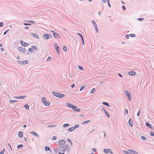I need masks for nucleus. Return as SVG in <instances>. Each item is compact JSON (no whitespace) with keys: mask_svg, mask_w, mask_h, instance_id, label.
Masks as SVG:
<instances>
[{"mask_svg":"<svg viewBox=\"0 0 154 154\" xmlns=\"http://www.w3.org/2000/svg\"><path fill=\"white\" fill-rule=\"evenodd\" d=\"M52 94L54 96L59 98H62L65 96L64 94L58 92L53 91Z\"/></svg>","mask_w":154,"mask_h":154,"instance_id":"1","label":"nucleus"},{"mask_svg":"<svg viewBox=\"0 0 154 154\" xmlns=\"http://www.w3.org/2000/svg\"><path fill=\"white\" fill-rule=\"evenodd\" d=\"M66 147V145H64V146L63 145L60 146L59 147L57 148V149H55V151H62L63 152H65V149Z\"/></svg>","mask_w":154,"mask_h":154,"instance_id":"2","label":"nucleus"},{"mask_svg":"<svg viewBox=\"0 0 154 154\" xmlns=\"http://www.w3.org/2000/svg\"><path fill=\"white\" fill-rule=\"evenodd\" d=\"M42 102L44 104L47 106H49L50 105V103L49 102L47 101L45 97H43L42 98Z\"/></svg>","mask_w":154,"mask_h":154,"instance_id":"3","label":"nucleus"},{"mask_svg":"<svg viewBox=\"0 0 154 154\" xmlns=\"http://www.w3.org/2000/svg\"><path fill=\"white\" fill-rule=\"evenodd\" d=\"M54 46L55 47V48L56 49V50L58 54H60V50H59V47L58 45H57L56 43H54Z\"/></svg>","mask_w":154,"mask_h":154,"instance_id":"4","label":"nucleus"},{"mask_svg":"<svg viewBox=\"0 0 154 154\" xmlns=\"http://www.w3.org/2000/svg\"><path fill=\"white\" fill-rule=\"evenodd\" d=\"M125 93L128 97V101H131V95L130 93L128 91L125 90Z\"/></svg>","mask_w":154,"mask_h":154,"instance_id":"5","label":"nucleus"},{"mask_svg":"<svg viewBox=\"0 0 154 154\" xmlns=\"http://www.w3.org/2000/svg\"><path fill=\"white\" fill-rule=\"evenodd\" d=\"M17 61L18 63L22 65H25L29 63V62L27 60H25L23 61L17 60Z\"/></svg>","mask_w":154,"mask_h":154,"instance_id":"6","label":"nucleus"},{"mask_svg":"<svg viewBox=\"0 0 154 154\" xmlns=\"http://www.w3.org/2000/svg\"><path fill=\"white\" fill-rule=\"evenodd\" d=\"M51 36L49 34H44L43 36L44 38L46 40L48 39H50Z\"/></svg>","mask_w":154,"mask_h":154,"instance_id":"7","label":"nucleus"},{"mask_svg":"<svg viewBox=\"0 0 154 154\" xmlns=\"http://www.w3.org/2000/svg\"><path fill=\"white\" fill-rule=\"evenodd\" d=\"M53 35L54 38H55L59 39L60 38V35H59V34L56 32H54V33H53Z\"/></svg>","mask_w":154,"mask_h":154,"instance_id":"8","label":"nucleus"},{"mask_svg":"<svg viewBox=\"0 0 154 154\" xmlns=\"http://www.w3.org/2000/svg\"><path fill=\"white\" fill-rule=\"evenodd\" d=\"M92 22L93 23V24L95 27V29L96 31V32L97 33H98V28L97 27V26L96 23L95 22V21L94 20H92Z\"/></svg>","mask_w":154,"mask_h":154,"instance_id":"9","label":"nucleus"},{"mask_svg":"<svg viewBox=\"0 0 154 154\" xmlns=\"http://www.w3.org/2000/svg\"><path fill=\"white\" fill-rule=\"evenodd\" d=\"M18 49L20 52H21L23 53H25L26 51V50L25 48L23 49V48L20 47L18 48Z\"/></svg>","mask_w":154,"mask_h":154,"instance_id":"10","label":"nucleus"},{"mask_svg":"<svg viewBox=\"0 0 154 154\" xmlns=\"http://www.w3.org/2000/svg\"><path fill=\"white\" fill-rule=\"evenodd\" d=\"M72 109L75 111L80 112L81 111L80 109L78 108H77V107L76 106L74 105L73 108H72Z\"/></svg>","mask_w":154,"mask_h":154,"instance_id":"11","label":"nucleus"},{"mask_svg":"<svg viewBox=\"0 0 154 154\" xmlns=\"http://www.w3.org/2000/svg\"><path fill=\"white\" fill-rule=\"evenodd\" d=\"M20 42L21 45L22 46H23L25 47L29 45L28 43H26V42H24L22 41V40H20Z\"/></svg>","mask_w":154,"mask_h":154,"instance_id":"12","label":"nucleus"},{"mask_svg":"<svg viewBox=\"0 0 154 154\" xmlns=\"http://www.w3.org/2000/svg\"><path fill=\"white\" fill-rule=\"evenodd\" d=\"M128 74L129 75L134 76L136 75V72L134 71H131L128 72Z\"/></svg>","mask_w":154,"mask_h":154,"instance_id":"13","label":"nucleus"},{"mask_svg":"<svg viewBox=\"0 0 154 154\" xmlns=\"http://www.w3.org/2000/svg\"><path fill=\"white\" fill-rule=\"evenodd\" d=\"M65 143L66 142H65V141L63 140H60L58 142V143H59V145H60V146H61V145H64L65 144Z\"/></svg>","mask_w":154,"mask_h":154,"instance_id":"14","label":"nucleus"},{"mask_svg":"<svg viewBox=\"0 0 154 154\" xmlns=\"http://www.w3.org/2000/svg\"><path fill=\"white\" fill-rule=\"evenodd\" d=\"M128 122L130 126L131 127H132L133 126V122L131 118H130L129 119Z\"/></svg>","mask_w":154,"mask_h":154,"instance_id":"15","label":"nucleus"},{"mask_svg":"<svg viewBox=\"0 0 154 154\" xmlns=\"http://www.w3.org/2000/svg\"><path fill=\"white\" fill-rule=\"evenodd\" d=\"M30 133L33 135L34 136L38 138L39 137V135H38L36 132H35L34 131H32Z\"/></svg>","mask_w":154,"mask_h":154,"instance_id":"16","label":"nucleus"},{"mask_svg":"<svg viewBox=\"0 0 154 154\" xmlns=\"http://www.w3.org/2000/svg\"><path fill=\"white\" fill-rule=\"evenodd\" d=\"M26 95L25 96H20L19 97H15L14 96V97L16 98L17 99H24L26 97Z\"/></svg>","mask_w":154,"mask_h":154,"instance_id":"17","label":"nucleus"},{"mask_svg":"<svg viewBox=\"0 0 154 154\" xmlns=\"http://www.w3.org/2000/svg\"><path fill=\"white\" fill-rule=\"evenodd\" d=\"M111 149H104L103 150V152L106 153H108L110 152Z\"/></svg>","mask_w":154,"mask_h":154,"instance_id":"18","label":"nucleus"},{"mask_svg":"<svg viewBox=\"0 0 154 154\" xmlns=\"http://www.w3.org/2000/svg\"><path fill=\"white\" fill-rule=\"evenodd\" d=\"M66 105L67 106L70 108H72L74 105L70 103H66Z\"/></svg>","mask_w":154,"mask_h":154,"instance_id":"19","label":"nucleus"},{"mask_svg":"<svg viewBox=\"0 0 154 154\" xmlns=\"http://www.w3.org/2000/svg\"><path fill=\"white\" fill-rule=\"evenodd\" d=\"M45 151H48L49 152H52L51 149L49 146H45Z\"/></svg>","mask_w":154,"mask_h":154,"instance_id":"20","label":"nucleus"},{"mask_svg":"<svg viewBox=\"0 0 154 154\" xmlns=\"http://www.w3.org/2000/svg\"><path fill=\"white\" fill-rule=\"evenodd\" d=\"M128 150L130 152H131V153H132L133 154H138V153L136 152L134 150L132 149H128Z\"/></svg>","mask_w":154,"mask_h":154,"instance_id":"21","label":"nucleus"},{"mask_svg":"<svg viewBox=\"0 0 154 154\" xmlns=\"http://www.w3.org/2000/svg\"><path fill=\"white\" fill-rule=\"evenodd\" d=\"M18 136L20 138H22L23 137V133L21 131H20L18 133Z\"/></svg>","mask_w":154,"mask_h":154,"instance_id":"22","label":"nucleus"},{"mask_svg":"<svg viewBox=\"0 0 154 154\" xmlns=\"http://www.w3.org/2000/svg\"><path fill=\"white\" fill-rule=\"evenodd\" d=\"M30 34L31 35H32L33 37H34L36 38H39V36H38V35L32 33H31Z\"/></svg>","mask_w":154,"mask_h":154,"instance_id":"23","label":"nucleus"},{"mask_svg":"<svg viewBox=\"0 0 154 154\" xmlns=\"http://www.w3.org/2000/svg\"><path fill=\"white\" fill-rule=\"evenodd\" d=\"M146 124L147 127L153 129V128L152 127L151 125L149 123L146 122Z\"/></svg>","mask_w":154,"mask_h":154,"instance_id":"24","label":"nucleus"},{"mask_svg":"<svg viewBox=\"0 0 154 154\" xmlns=\"http://www.w3.org/2000/svg\"><path fill=\"white\" fill-rule=\"evenodd\" d=\"M91 121L89 120H88L86 121H85L84 122H83L82 123V125H85L87 124L88 123L90 122Z\"/></svg>","mask_w":154,"mask_h":154,"instance_id":"25","label":"nucleus"},{"mask_svg":"<svg viewBox=\"0 0 154 154\" xmlns=\"http://www.w3.org/2000/svg\"><path fill=\"white\" fill-rule=\"evenodd\" d=\"M65 150L67 152H69L70 150V149L69 148L68 146L67 145H66V147L65 148Z\"/></svg>","mask_w":154,"mask_h":154,"instance_id":"26","label":"nucleus"},{"mask_svg":"<svg viewBox=\"0 0 154 154\" xmlns=\"http://www.w3.org/2000/svg\"><path fill=\"white\" fill-rule=\"evenodd\" d=\"M75 130L74 128L73 127L70 128H69L68 130V131H73Z\"/></svg>","mask_w":154,"mask_h":154,"instance_id":"27","label":"nucleus"},{"mask_svg":"<svg viewBox=\"0 0 154 154\" xmlns=\"http://www.w3.org/2000/svg\"><path fill=\"white\" fill-rule=\"evenodd\" d=\"M67 140L68 141V142H69L70 143L71 146H72L73 145V144H72V143L71 139H67Z\"/></svg>","mask_w":154,"mask_h":154,"instance_id":"28","label":"nucleus"},{"mask_svg":"<svg viewBox=\"0 0 154 154\" xmlns=\"http://www.w3.org/2000/svg\"><path fill=\"white\" fill-rule=\"evenodd\" d=\"M63 51L65 52H66L67 51V48L66 47V46L65 45H63Z\"/></svg>","mask_w":154,"mask_h":154,"instance_id":"29","label":"nucleus"},{"mask_svg":"<svg viewBox=\"0 0 154 154\" xmlns=\"http://www.w3.org/2000/svg\"><path fill=\"white\" fill-rule=\"evenodd\" d=\"M31 48H32V49H33L34 50H37V48L35 46V45L32 46Z\"/></svg>","mask_w":154,"mask_h":154,"instance_id":"30","label":"nucleus"},{"mask_svg":"<svg viewBox=\"0 0 154 154\" xmlns=\"http://www.w3.org/2000/svg\"><path fill=\"white\" fill-rule=\"evenodd\" d=\"M102 103L103 105H106V106H110L109 105V104L108 103H107V102H103Z\"/></svg>","mask_w":154,"mask_h":154,"instance_id":"31","label":"nucleus"},{"mask_svg":"<svg viewBox=\"0 0 154 154\" xmlns=\"http://www.w3.org/2000/svg\"><path fill=\"white\" fill-rule=\"evenodd\" d=\"M57 126V125H49L48 126V127L49 128H51L56 127Z\"/></svg>","mask_w":154,"mask_h":154,"instance_id":"32","label":"nucleus"},{"mask_svg":"<svg viewBox=\"0 0 154 154\" xmlns=\"http://www.w3.org/2000/svg\"><path fill=\"white\" fill-rule=\"evenodd\" d=\"M23 147V144H20L19 145H18L17 146V148L18 149H20V148H21Z\"/></svg>","mask_w":154,"mask_h":154,"instance_id":"33","label":"nucleus"},{"mask_svg":"<svg viewBox=\"0 0 154 154\" xmlns=\"http://www.w3.org/2000/svg\"><path fill=\"white\" fill-rule=\"evenodd\" d=\"M24 107L27 110L29 109V106L28 104H26L24 105Z\"/></svg>","mask_w":154,"mask_h":154,"instance_id":"34","label":"nucleus"},{"mask_svg":"<svg viewBox=\"0 0 154 154\" xmlns=\"http://www.w3.org/2000/svg\"><path fill=\"white\" fill-rule=\"evenodd\" d=\"M25 21L29 23H32V24H34L35 23V22L33 20H30V21Z\"/></svg>","mask_w":154,"mask_h":154,"instance_id":"35","label":"nucleus"},{"mask_svg":"<svg viewBox=\"0 0 154 154\" xmlns=\"http://www.w3.org/2000/svg\"><path fill=\"white\" fill-rule=\"evenodd\" d=\"M17 101H18L17 100H10L9 102L10 103H14L15 102H16Z\"/></svg>","mask_w":154,"mask_h":154,"instance_id":"36","label":"nucleus"},{"mask_svg":"<svg viewBox=\"0 0 154 154\" xmlns=\"http://www.w3.org/2000/svg\"><path fill=\"white\" fill-rule=\"evenodd\" d=\"M104 112L105 113L106 115L108 117H109V113H108V112L105 110L104 111Z\"/></svg>","mask_w":154,"mask_h":154,"instance_id":"37","label":"nucleus"},{"mask_svg":"<svg viewBox=\"0 0 154 154\" xmlns=\"http://www.w3.org/2000/svg\"><path fill=\"white\" fill-rule=\"evenodd\" d=\"M123 152L124 153H125V154H131V153H129V152H128L125 150H123Z\"/></svg>","mask_w":154,"mask_h":154,"instance_id":"38","label":"nucleus"},{"mask_svg":"<svg viewBox=\"0 0 154 154\" xmlns=\"http://www.w3.org/2000/svg\"><path fill=\"white\" fill-rule=\"evenodd\" d=\"M95 90V89L94 88H93L91 91L90 93L91 94L93 93Z\"/></svg>","mask_w":154,"mask_h":154,"instance_id":"39","label":"nucleus"},{"mask_svg":"<svg viewBox=\"0 0 154 154\" xmlns=\"http://www.w3.org/2000/svg\"><path fill=\"white\" fill-rule=\"evenodd\" d=\"M130 36L131 37H134L136 36V35L135 34H130Z\"/></svg>","mask_w":154,"mask_h":154,"instance_id":"40","label":"nucleus"},{"mask_svg":"<svg viewBox=\"0 0 154 154\" xmlns=\"http://www.w3.org/2000/svg\"><path fill=\"white\" fill-rule=\"evenodd\" d=\"M69 125V124H64L63 125V127L64 128H65V127H67Z\"/></svg>","mask_w":154,"mask_h":154,"instance_id":"41","label":"nucleus"},{"mask_svg":"<svg viewBox=\"0 0 154 154\" xmlns=\"http://www.w3.org/2000/svg\"><path fill=\"white\" fill-rule=\"evenodd\" d=\"M150 135L151 136L154 137V132L152 131H150Z\"/></svg>","mask_w":154,"mask_h":154,"instance_id":"42","label":"nucleus"},{"mask_svg":"<svg viewBox=\"0 0 154 154\" xmlns=\"http://www.w3.org/2000/svg\"><path fill=\"white\" fill-rule=\"evenodd\" d=\"M85 86H82L80 88V91H82L85 88Z\"/></svg>","mask_w":154,"mask_h":154,"instance_id":"43","label":"nucleus"},{"mask_svg":"<svg viewBox=\"0 0 154 154\" xmlns=\"http://www.w3.org/2000/svg\"><path fill=\"white\" fill-rule=\"evenodd\" d=\"M79 125L78 124H76V125H75L74 127H73L74 128V129H75V128H78L79 127Z\"/></svg>","mask_w":154,"mask_h":154,"instance_id":"44","label":"nucleus"},{"mask_svg":"<svg viewBox=\"0 0 154 154\" xmlns=\"http://www.w3.org/2000/svg\"><path fill=\"white\" fill-rule=\"evenodd\" d=\"M141 138L142 140H146V137L144 136H142L141 137Z\"/></svg>","mask_w":154,"mask_h":154,"instance_id":"45","label":"nucleus"},{"mask_svg":"<svg viewBox=\"0 0 154 154\" xmlns=\"http://www.w3.org/2000/svg\"><path fill=\"white\" fill-rule=\"evenodd\" d=\"M78 67L79 69L82 70H83V68L81 66H78Z\"/></svg>","mask_w":154,"mask_h":154,"instance_id":"46","label":"nucleus"},{"mask_svg":"<svg viewBox=\"0 0 154 154\" xmlns=\"http://www.w3.org/2000/svg\"><path fill=\"white\" fill-rule=\"evenodd\" d=\"M128 113V110L127 109H126L125 110V115H127Z\"/></svg>","mask_w":154,"mask_h":154,"instance_id":"47","label":"nucleus"},{"mask_svg":"<svg viewBox=\"0 0 154 154\" xmlns=\"http://www.w3.org/2000/svg\"><path fill=\"white\" fill-rule=\"evenodd\" d=\"M107 2L108 3V6L109 7H111V5L109 3V0H107Z\"/></svg>","mask_w":154,"mask_h":154,"instance_id":"48","label":"nucleus"},{"mask_svg":"<svg viewBox=\"0 0 154 154\" xmlns=\"http://www.w3.org/2000/svg\"><path fill=\"white\" fill-rule=\"evenodd\" d=\"M28 51L29 52H32V51H33V50H32V48H29L28 49Z\"/></svg>","mask_w":154,"mask_h":154,"instance_id":"49","label":"nucleus"},{"mask_svg":"<svg viewBox=\"0 0 154 154\" xmlns=\"http://www.w3.org/2000/svg\"><path fill=\"white\" fill-rule=\"evenodd\" d=\"M23 24L25 26H30L31 25V24L30 23H23Z\"/></svg>","mask_w":154,"mask_h":154,"instance_id":"50","label":"nucleus"},{"mask_svg":"<svg viewBox=\"0 0 154 154\" xmlns=\"http://www.w3.org/2000/svg\"><path fill=\"white\" fill-rule=\"evenodd\" d=\"M144 20L143 18H139L137 19V20L139 21H141Z\"/></svg>","mask_w":154,"mask_h":154,"instance_id":"51","label":"nucleus"},{"mask_svg":"<svg viewBox=\"0 0 154 154\" xmlns=\"http://www.w3.org/2000/svg\"><path fill=\"white\" fill-rule=\"evenodd\" d=\"M5 153V149H4L2 152H0V154H4Z\"/></svg>","mask_w":154,"mask_h":154,"instance_id":"52","label":"nucleus"},{"mask_svg":"<svg viewBox=\"0 0 154 154\" xmlns=\"http://www.w3.org/2000/svg\"><path fill=\"white\" fill-rule=\"evenodd\" d=\"M57 139V137L56 136H54V137H53L52 138V140H56V139Z\"/></svg>","mask_w":154,"mask_h":154,"instance_id":"53","label":"nucleus"},{"mask_svg":"<svg viewBox=\"0 0 154 154\" xmlns=\"http://www.w3.org/2000/svg\"><path fill=\"white\" fill-rule=\"evenodd\" d=\"M8 145L9 146V148L11 150H12V149L11 148V145L10 144L8 143Z\"/></svg>","mask_w":154,"mask_h":154,"instance_id":"54","label":"nucleus"},{"mask_svg":"<svg viewBox=\"0 0 154 154\" xmlns=\"http://www.w3.org/2000/svg\"><path fill=\"white\" fill-rule=\"evenodd\" d=\"M140 108L139 110L138 111V112L137 113V115L138 116H140Z\"/></svg>","mask_w":154,"mask_h":154,"instance_id":"55","label":"nucleus"},{"mask_svg":"<svg viewBox=\"0 0 154 154\" xmlns=\"http://www.w3.org/2000/svg\"><path fill=\"white\" fill-rule=\"evenodd\" d=\"M122 8L124 10H125L126 9L124 5L122 6Z\"/></svg>","mask_w":154,"mask_h":154,"instance_id":"56","label":"nucleus"},{"mask_svg":"<svg viewBox=\"0 0 154 154\" xmlns=\"http://www.w3.org/2000/svg\"><path fill=\"white\" fill-rule=\"evenodd\" d=\"M130 35L127 34L125 35V37L127 38L128 39L129 38Z\"/></svg>","mask_w":154,"mask_h":154,"instance_id":"57","label":"nucleus"},{"mask_svg":"<svg viewBox=\"0 0 154 154\" xmlns=\"http://www.w3.org/2000/svg\"><path fill=\"white\" fill-rule=\"evenodd\" d=\"M9 31V29H8L7 30H6L3 33L4 35H5L8 32V31Z\"/></svg>","mask_w":154,"mask_h":154,"instance_id":"58","label":"nucleus"},{"mask_svg":"<svg viewBox=\"0 0 154 154\" xmlns=\"http://www.w3.org/2000/svg\"><path fill=\"white\" fill-rule=\"evenodd\" d=\"M3 25V22H1L0 23V27H2Z\"/></svg>","mask_w":154,"mask_h":154,"instance_id":"59","label":"nucleus"},{"mask_svg":"<svg viewBox=\"0 0 154 154\" xmlns=\"http://www.w3.org/2000/svg\"><path fill=\"white\" fill-rule=\"evenodd\" d=\"M51 60V57H48L47 60Z\"/></svg>","mask_w":154,"mask_h":154,"instance_id":"60","label":"nucleus"},{"mask_svg":"<svg viewBox=\"0 0 154 154\" xmlns=\"http://www.w3.org/2000/svg\"><path fill=\"white\" fill-rule=\"evenodd\" d=\"M103 133H104V138H105L106 137V133L105 131H103Z\"/></svg>","mask_w":154,"mask_h":154,"instance_id":"61","label":"nucleus"},{"mask_svg":"<svg viewBox=\"0 0 154 154\" xmlns=\"http://www.w3.org/2000/svg\"><path fill=\"white\" fill-rule=\"evenodd\" d=\"M103 134V133L102 132H100L99 133V137L100 138H101L100 135H102Z\"/></svg>","mask_w":154,"mask_h":154,"instance_id":"62","label":"nucleus"},{"mask_svg":"<svg viewBox=\"0 0 154 154\" xmlns=\"http://www.w3.org/2000/svg\"><path fill=\"white\" fill-rule=\"evenodd\" d=\"M77 34L79 36H80V37L82 36V34L79 33H77Z\"/></svg>","mask_w":154,"mask_h":154,"instance_id":"63","label":"nucleus"},{"mask_svg":"<svg viewBox=\"0 0 154 154\" xmlns=\"http://www.w3.org/2000/svg\"><path fill=\"white\" fill-rule=\"evenodd\" d=\"M92 149L94 152H96V149L95 148H93Z\"/></svg>","mask_w":154,"mask_h":154,"instance_id":"64","label":"nucleus"}]
</instances>
